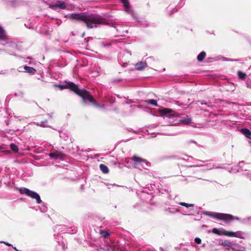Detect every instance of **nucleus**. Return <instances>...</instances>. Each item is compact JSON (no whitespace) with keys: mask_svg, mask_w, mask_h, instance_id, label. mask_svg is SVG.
I'll use <instances>...</instances> for the list:
<instances>
[{"mask_svg":"<svg viewBox=\"0 0 251 251\" xmlns=\"http://www.w3.org/2000/svg\"><path fill=\"white\" fill-rule=\"evenodd\" d=\"M206 53L204 51H202L197 56V59L199 61L201 62L204 59Z\"/></svg>","mask_w":251,"mask_h":251,"instance_id":"nucleus-14","label":"nucleus"},{"mask_svg":"<svg viewBox=\"0 0 251 251\" xmlns=\"http://www.w3.org/2000/svg\"><path fill=\"white\" fill-rule=\"evenodd\" d=\"M78 96L82 98L84 102L86 103L88 100L94 106L99 107L100 105L96 102L95 99L93 98L91 93L85 89H82L78 94Z\"/></svg>","mask_w":251,"mask_h":251,"instance_id":"nucleus-3","label":"nucleus"},{"mask_svg":"<svg viewBox=\"0 0 251 251\" xmlns=\"http://www.w3.org/2000/svg\"><path fill=\"white\" fill-rule=\"evenodd\" d=\"M72 20L82 22L88 29L97 28L100 25L106 24V20L97 14H87L86 13H72L69 16Z\"/></svg>","mask_w":251,"mask_h":251,"instance_id":"nucleus-1","label":"nucleus"},{"mask_svg":"<svg viewBox=\"0 0 251 251\" xmlns=\"http://www.w3.org/2000/svg\"><path fill=\"white\" fill-rule=\"evenodd\" d=\"M220 244L225 247H230L231 246V243L226 240L222 241Z\"/></svg>","mask_w":251,"mask_h":251,"instance_id":"nucleus-20","label":"nucleus"},{"mask_svg":"<svg viewBox=\"0 0 251 251\" xmlns=\"http://www.w3.org/2000/svg\"><path fill=\"white\" fill-rule=\"evenodd\" d=\"M224 229H223L222 230H219L217 228H213L212 230V232L218 234L219 235H224Z\"/></svg>","mask_w":251,"mask_h":251,"instance_id":"nucleus-16","label":"nucleus"},{"mask_svg":"<svg viewBox=\"0 0 251 251\" xmlns=\"http://www.w3.org/2000/svg\"><path fill=\"white\" fill-rule=\"evenodd\" d=\"M238 75L239 77L242 79H245L246 76V74L245 73H244L240 71L238 72Z\"/></svg>","mask_w":251,"mask_h":251,"instance_id":"nucleus-24","label":"nucleus"},{"mask_svg":"<svg viewBox=\"0 0 251 251\" xmlns=\"http://www.w3.org/2000/svg\"><path fill=\"white\" fill-rule=\"evenodd\" d=\"M67 87L68 89H70L72 91L74 92L77 95H78V94H79L81 90V89L78 88L77 85L71 81H67Z\"/></svg>","mask_w":251,"mask_h":251,"instance_id":"nucleus-6","label":"nucleus"},{"mask_svg":"<svg viewBox=\"0 0 251 251\" xmlns=\"http://www.w3.org/2000/svg\"><path fill=\"white\" fill-rule=\"evenodd\" d=\"M24 69L26 72L30 74H34L36 71L34 68L27 66L24 67Z\"/></svg>","mask_w":251,"mask_h":251,"instance_id":"nucleus-10","label":"nucleus"},{"mask_svg":"<svg viewBox=\"0 0 251 251\" xmlns=\"http://www.w3.org/2000/svg\"><path fill=\"white\" fill-rule=\"evenodd\" d=\"M205 214L210 217L219 220L224 221L225 222H227L234 220H238L239 218L235 217L233 215L229 214H225L222 213L216 212H207Z\"/></svg>","mask_w":251,"mask_h":251,"instance_id":"nucleus-2","label":"nucleus"},{"mask_svg":"<svg viewBox=\"0 0 251 251\" xmlns=\"http://www.w3.org/2000/svg\"><path fill=\"white\" fill-rule=\"evenodd\" d=\"M223 235H226V236H229V237H234V235H234V232L233 231H228L224 230Z\"/></svg>","mask_w":251,"mask_h":251,"instance_id":"nucleus-21","label":"nucleus"},{"mask_svg":"<svg viewBox=\"0 0 251 251\" xmlns=\"http://www.w3.org/2000/svg\"><path fill=\"white\" fill-rule=\"evenodd\" d=\"M159 113L161 116H166L169 118L179 117L177 113L170 108H163L159 109Z\"/></svg>","mask_w":251,"mask_h":251,"instance_id":"nucleus-5","label":"nucleus"},{"mask_svg":"<svg viewBox=\"0 0 251 251\" xmlns=\"http://www.w3.org/2000/svg\"><path fill=\"white\" fill-rule=\"evenodd\" d=\"M234 237L240 238L241 236V233L240 232H234Z\"/></svg>","mask_w":251,"mask_h":251,"instance_id":"nucleus-28","label":"nucleus"},{"mask_svg":"<svg viewBox=\"0 0 251 251\" xmlns=\"http://www.w3.org/2000/svg\"><path fill=\"white\" fill-rule=\"evenodd\" d=\"M179 204L180 205H182V206H185L186 207H194V204H188V203H186L185 202H180L179 203Z\"/></svg>","mask_w":251,"mask_h":251,"instance_id":"nucleus-22","label":"nucleus"},{"mask_svg":"<svg viewBox=\"0 0 251 251\" xmlns=\"http://www.w3.org/2000/svg\"><path fill=\"white\" fill-rule=\"evenodd\" d=\"M131 160L136 163H141V162H146V160L137 156L136 155H133L131 158Z\"/></svg>","mask_w":251,"mask_h":251,"instance_id":"nucleus-9","label":"nucleus"},{"mask_svg":"<svg viewBox=\"0 0 251 251\" xmlns=\"http://www.w3.org/2000/svg\"><path fill=\"white\" fill-rule=\"evenodd\" d=\"M195 242L198 244H200L201 242V240L199 238H196L195 239Z\"/></svg>","mask_w":251,"mask_h":251,"instance_id":"nucleus-27","label":"nucleus"},{"mask_svg":"<svg viewBox=\"0 0 251 251\" xmlns=\"http://www.w3.org/2000/svg\"><path fill=\"white\" fill-rule=\"evenodd\" d=\"M19 192L21 194H25L32 199H35L38 203H41L42 202V200H41L39 195L35 192L32 191L26 188H21L19 189Z\"/></svg>","mask_w":251,"mask_h":251,"instance_id":"nucleus-4","label":"nucleus"},{"mask_svg":"<svg viewBox=\"0 0 251 251\" xmlns=\"http://www.w3.org/2000/svg\"><path fill=\"white\" fill-rule=\"evenodd\" d=\"M121 2L123 3L124 6L126 10H127L130 8V4L128 0H120Z\"/></svg>","mask_w":251,"mask_h":251,"instance_id":"nucleus-17","label":"nucleus"},{"mask_svg":"<svg viewBox=\"0 0 251 251\" xmlns=\"http://www.w3.org/2000/svg\"><path fill=\"white\" fill-rule=\"evenodd\" d=\"M49 156L50 157L54 158V159H60L61 160H64L65 158V155L60 152L56 151L55 152L50 153Z\"/></svg>","mask_w":251,"mask_h":251,"instance_id":"nucleus-7","label":"nucleus"},{"mask_svg":"<svg viewBox=\"0 0 251 251\" xmlns=\"http://www.w3.org/2000/svg\"><path fill=\"white\" fill-rule=\"evenodd\" d=\"M100 235L104 238H107L110 235V233L105 230H100Z\"/></svg>","mask_w":251,"mask_h":251,"instance_id":"nucleus-18","label":"nucleus"},{"mask_svg":"<svg viewBox=\"0 0 251 251\" xmlns=\"http://www.w3.org/2000/svg\"><path fill=\"white\" fill-rule=\"evenodd\" d=\"M10 149L15 152H17L19 151L18 147L14 143H11L10 145Z\"/></svg>","mask_w":251,"mask_h":251,"instance_id":"nucleus-19","label":"nucleus"},{"mask_svg":"<svg viewBox=\"0 0 251 251\" xmlns=\"http://www.w3.org/2000/svg\"><path fill=\"white\" fill-rule=\"evenodd\" d=\"M192 121L191 118H188V117L186 118H184L179 120V122L181 124L188 125L191 123Z\"/></svg>","mask_w":251,"mask_h":251,"instance_id":"nucleus-15","label":"nucleus"},{"mask_svg":"<svg viewBox=\"0 0 251 251\" xmlns=\"http://www.w3.org/2000/svg\"><path fill=\"white\" fill-rule=\"evenodd\" d=\"M6 38L5 32L3 28L0 26V39L2 40H5Z\"/></svg>","mask_w":251,"mask_h":251,"instance_id":"nucleus-13","label":"nucleus"},{"mask_svg":"<svg viewBox=\"0 0 251 251\" xmlns=\"http://www.w3.org/2000/svg\"><path fill=\"white\" fill-rule=\"evenodd\" d=\"M57 6L61 9H65L66 5L64 2H61L57 5Z\"/></svg>","mask_w":251,"mask_h":251,"instance_id":"nucleus-26","label":"nucleus"},{"mask_svg":"<svg viewBox=\"0 0 251 251\" xmlns=\"http://www.w3.org/2000/svg\"><path fill=\"white\" fill-rule=\"evenodd\" d=\"M147 102L148 103H150L151 104H152L154 106H157L158 105H157V101L156 100H148V101H147Z\"/></svg>","mask_w":251,"mask_h":251,"instance_id":"nucleus-25","label":"nucleus"},{"mask_svg":"<svg viewBox=\"0 0 251 251\" xmlns=\"http://www.w3.org/2000/svg\"><path fill=\"white\" fill-rule=\"evenodd\" d=\"M2 243H4L5 245L8 246H12V245L8 243H7V242H3Z\"/></svg>","mask_w":251,"mask_h":251,"instance_id":"nucleus-29","label":"nucleus"},{"mask_svg":"<svg viewBox=\"0 0 251 251\" xmlns=\"http://www.w3.org/2000/svg\"><path fill=\"white\" fill-rule=\"evenodd\" d=\"M242 133L247 138H251V131L247 128H242L241 130Z\"/></svg>","mask_w":251,"mask_h":251,"instance_id":"nucleus-11","label":"nucleus"},{"mask_svg":"<svg viewBox=\"0 0 251 251\" xmlns=\"http://www.w3.org/2000/svg\"><path fill=\"white\" fill-rule=\"evenodd\" d=\"M201 104H203V102H201Z\"/></svg>","mask_w":251,"mask_h":251,"instance_id":"nucleus-31","label":"nucleus"},{"mask_svg":"<svg viewBox=\"0 0 251 251\" xmlns=\"http://www.w3.org/2000/svg\"><path fill=\"white\" fill-rule=\"evenodd\" d=\"M100 170L104 174H107L109 172V169L108 167L105 165L104 164H101L100 165Z\"/></svg>","mask_w":251,"mask_h":251,"instance_id":"nucleus-12","label":"nucleus"},{"mask_svg":"<svg viewBox=\"0 0 251 251\" xmlns=\"http://www.w3.org/2000/svg\"><path fill=\"white\" fill-rule=\"evenodd\" d=\"M65 84L64 85H57L56 87L58 88L60 90L67 89V81L65 82Z\"/></svg>","mask_w":251,"mask_h":251,"instance_id":"nucleus-23","label":"nucleus"},{"mask_svg":"<svg viewBox=\"0 0 251 251\" xmlns=\"http://www.w3.org/2000/svg\"><path fill=\"white\" fill-rule=\"evenodd\" d=\"M147 63L145 62L140 61L136 63L135 65V69L138 71H141L147 67Z\"/></svg>","mask_w":251,"mask_h":251,"instance_id":"nucleus-8","label":"nucleus"},{"mask_svg":"<svg viewBox=\"0 0 251 251\" xmlns=\"http://www.w3.org/2000/svg\"><path fill=\"white\" fill-rule=\"evenodd\" d=\"M14 249L16 251H18V250L16 249V247H13Z\"/></svg>","mask_w":251,"mask_h":251,"instance_id":"nucleus-30","label":"nucleus"}]
</instances>
